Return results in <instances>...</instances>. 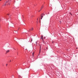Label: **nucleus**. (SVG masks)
Wrapping results in <instances>:
<instances>
[{
    "label": "nucleus",
    "mask_w": 78,
    "mask_h": 78,
    "mask_svg": "<svg viewBox=\"0 0 78 78\" xmlns=\"http://www.w3.org/2000/svg\"><path fill=\"white\" fill-rule=\"evenodd\" d=\"M9 0H8V1H6V2L4 3V5H3V6H6V5L7 4V5H10V3H9Z\"/></svg>",
    "instance_id": "obj_1"
},
{
    "label": "nucleus",
    "mask_w": 78,
    "mask_h": 78,
    "mask_svg": "<svg viewBox=\"0 0 78 78\" xmlns=\"http://www.w3.org/2000/svg\"><path fill=\"white\" fill-rule=\"evenodd\" d=\"M33 30V27L31 29H30V30H29V31H32Z\"/></svg>",
    "instance_id": "obj_2"
},
{
    "label": "nucleus",
    "mask_w": 78,
    "mask_h": 78,
    "mask_svg": "<svg viewBox=\"0 0 78 78\" xmlns=\"http://www.w3.org/2000/svg\"><path fill=\"white\" fill-rule=\"evenodd\" d=\"M9 50H8L7 51H6V53H9Z\"/></svg>",
    "instance_id": "obj_3"
},
{
    "label": "nucleus",
    "mask_w": 78,
    "mask_h": 78,
    "mask_svg": "<svg viewBox=\"0 0 78 78\" xmlns=\"http://www.w3.org/2000/svg\"><path fill=\"white\" fill-rule=\"evenodd\" d=\"M41 39H42V41H43L44 39H43V36H42L41 37Z\"/></svg>",
    "instance_id": "obj_4"
},
{
    "label": "nucleus",
    "mask_w": 78,
    "mask_h": 78,
    "mask_svg": "<svg viewBox=\"0 0 78 78\" xmlns=\"http://www.w3.org/2000/svg\"><path fill=\"white\" fill-rule=\"evenodd\" d=\"M18 78H22V77L20 75H19Z\"/></svg>",
    "instance_id": "obj_5"
},
{
    "label": "nucleus",
    "mask_w": 78,
    "mask_h": 78,
    "mask_svg": "<svg viewBox=\"0 0 78 78\" xmlns=\"http://www.w3.org/2000/svg\"><path fill=\"white\" fill-rule=\"evenodd\" d=\"M41 46H40V49L39 54H40V53H41Z\"/></svg>",
    "instance_id": "obj_6"
},
{
    "label": "nucleus",
    "mask_w": 78,
    "mask_h": 78,
    "mask_svg": "<svg viewBox=\"0 0 78 78\" xmlns=\"http://www.w3.org/2000/svg\"><path fill=\"white\" fill-rule=\"evenodd\" d=\"M44 8V5H42L41 6V9H42V8Z\"/></svg>",
    "instance_id": "obj_7"
},
{
    "label": "nucleus",
    "mask_w": 78,
    "mask_h": 78,
    "mask_svg": "<svg viewBox=\"0 0 78 78\" xmlns=\"http://www.w3.org/2000/svg\"><path fill=\"white\" fill-rule=\"evenodd\" d=\"M41 19L42 20V17H43V16H42V15H41Z\"/></svg>",
    "instance_id": "obj_8"
},
{
    "label": "nucleus",
    "mask_w": 78,
    "mask_h": 78,
    "mask_svg": "<svg viewBox=\"0 0 78 78\" xmlns=\"http://www.w3.org/2000/svg\"><path fill=\"white\" fill-rule=\"evenodd\" d=\"M41 15L42 16H45V15L44 14H41Z\"/></svg>",
    "instance_id": "obj_9"
},
{
    "label": "nucleus",
    "mask_w": 78,
    "mask_h": 78,
    "mask_svg": "<svg viewBox=\"0 0 78 78\" xmlns=\"http://www.w3.org/2000/svg\"><path fill=\"white\" fill-rule=\"evenodd\" d=\"M32 54L33 55H34V52H33Z\"/></svg>",
    "instance_id": "obj_10"
},
{
    "label": "nucleus",
    "mask_w": 78,
    "mask_h": 78,
    "mask_svg": "<svg viewBox=\"0 0 78 78\" xmlns=\"http://www.w3.org/2000/svg\"><path fill=\"white\" fill-rule=\"evenodd\" d=\"M9 14H7V15H8V16H9Z\"/></svg>",
    "instance_id": "obj_11"
},
{
    "label": "nucleus",
    "mask_w": 78,
    "mask_h": 78,
    "mask_svg": "<svg viewBox=\"0 0 78 78\" xmlns=\"http://www.w3.org/2000/svg\"><path fill=\"white\" fill-rule=\"evenodd\" d=\"M32 41H33V39H31V42H32Z\"/></svg>",
    "instance_id": "obj_12"
},
{
    "label": "nucleus",
    "mask_w": 78,
    "mask_h": 78,
    "mask_svg": "<svg viewBox=\"0 0 78 78\" xmlns=\"http://www.w3.org/2000/svg\"><path fill=\"white\" fill-rule=\"evenodd\" d=\"M8 66V64H6V66Z\"/></svg>",
    "instance_id": "obj_13"
},
{
    "label": "nucleus",
    "mask_w": 78,
    "mask_h": 78,
    "mask_svg": "<svg viewBox=\"0 0 78 78\" xmlns=\"http://www.w3.org/2000/svg\"><path fill=\"white\" fill-rule=\"evenodd\" d=\"M44 39H45V37H44Z\"/></svg>",
    "instance_id": "obj_14"
},
{
    "label": "nucleus",
    "mask_w": 78,
    "mask_h": 78,
    "mask_svg": "<svg viewBox=\"0 0 78 78\" xmlns=\"http://www.w3.org/2000/svg\"><path fill=\"white\" fill-rule=\"evenodd\" d=\"M1 20V19L0 18V21Z\"/></svg>",
    "instance_id": "obj_15"
},
{
    "label": "nucleus",
    "mask_w": 78,
    "mask_h": 78,
    "mask_svg": "<svg viewBox=\"0 0 78 78\" xmlns=\"http://www.w3.org/2000/svg\"><path fill=\"white\" fill-rule=\"evenodd\" d=\"M10 62H11V61L10 60Z\"/></svg>",
    "instance_id": "obj_16"
},
{
    "label": "nucleus",
    "mask_w": 78,
    "mask_h": 78,
    "mask_svg": "<svg viewBox=\"0 0 78 78\" xmlns=\"http://www.w3.org/2000/svg\"><path fill=\"white\" fill-rule=\"evenodd\" d=\"M40 11H41V10L39 11H38L39 12H40Z\"/></svg>",
    "instance_id": "obj_17"
},
{
    "label": "nucleus",
    "mask_w": 78,
    "mask_h": 78,
    "mask_svg": "<svg viewBox=\"0 0 78 78\" xmlns=\"http://www.w3.org/2000/svg\"><path fill=\"white\" fill-rule=\"evenodd\" d=\"M60 23H61V22L60 21Z\"/></svg>",
    "instance_id": "obj_18"
},
{
    "label": "nucleus",
    "mask_w": 78,
    "mask_h": 78,
    "mask_svg": "<svg viewBox=\"0 0 78 78\" xmlns=\"http://www.w3.org/2000/svg\"><path fill=\"white\" fill-rule=\"evenodd\" d=\"M0 1H2V0H0Z\"/></svg>",
    "instance_id": "obj_19"
},
{
    "label": "nucleus",
    "mask_w": 78,
    "mask_h": 78,
    "mask_svg": "<svg viewBox=\"0 0 78 78\" xmlns=\"http://www.w3.org/2000/svg\"><path fill=\"white\" fill-rule=\"evenodd\" d=\"M37 20H38V19H37Z\"/></svg>",
    "instance_id": "obj_20"
},
{
    "label": "nucleus",
    "mask_w": 78,
    "mask_h": 78,
    "mask_svg": "<svg viewBox=\"0 0 78 78\" xmlns=\"http://www.w3.org/2000/svg\"><path fill=\"white\" fill-rule=\"evenodd\" d=\"M53 43V42H52V43Z\"/></svg>",
    "instance_id": "obj_21"
},
{
    "label": "nucleus",
    "mask_w": 78,
    "mask_h": 78,
    "mask_svg": "<svg viewBox=\"0 0 78 78\" xmlns=\"http://www.w3.org/2000/svg\"><path fill=\"white\" fill-rule=\"evenodd\" d=\"M70 13V14H71V13Z\"/></svg>",
    "instance_id": "obj_22"
}]
</instances>
